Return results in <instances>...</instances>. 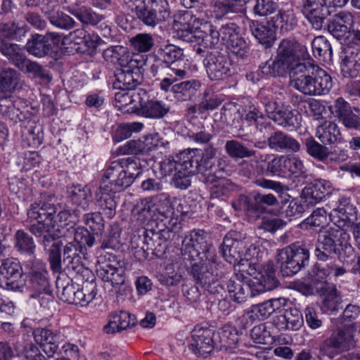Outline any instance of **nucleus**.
<instances>
[{"label": "nucleus", "mask_w": 360, "mask_h": 360, "mask_svg": "<svg viewBox=\"0 0 360 360\" xmlns=\"http://www.w3.org/2000/svg\"><path fill=\"white\" fill-rule=\"evenodd\" d=\"M57 212V207L42 196L33 203L27 210V215L30 221L27 230L37 239L39 244L47 255L50 269L53 273L60 272L61 247L60 236L51 231L50 221Z\"/></svg>", "instance_id": "1"}, {"label": "nucleus", "mask_w": 360, "mask_h": 360, "mask_svg": "<svg viewBox=\"0 0 360 360\" xmlns=\"http://www.w3.org/2000/svg\"><path fill=\"white\" fill-rule=\"evenodd\" d=\"M350 236L343 229L333 226L320 229L314 254L318 260L327 262L338 255L340 259L352 257L354 250L349 243Z\"/></svg>", "instance_id": "2"}, {"label": "nucleus", "mask_w": 360, "mask_h": 360, "mask_svg": "<svg viewBox=\"0 0 360 360\" xmlns=\"http://www.w3.org/2000/svg\"><path fill=\"white\" fill-rule=\"evenodd\" d=\"M176 229H165L155 231L153 229H141L137 235L131 238V245L136 249L135 255L139 259H146L149 255L160 257L167 248V242L172 240Z\"/></svg>", "instance_id": "3"}, {"label": "nucleus", "mask_w": 360, "mask_h": 360, "mask_svg": "<svg viewBox=\"0 0 360 360\" xmlns=\"http://www.w3.org/2000/svg\"><path fill=\"white\" fill-rule=\"evenodd\" d=\"M216 148L209 146L202 153L198 149H188L185 168L190 169L191 173L200 175L203 183L213 182L217 173L220 172L221 159L215 158Z\"/></svg>", "instance_id": "4"}, {"label": "nucleus", "mask_w": 360, "mask_h": 360, "mask_svg": "<svg viewBox=\"0 0 360 360\" xmlns=\"http://www.w3.org/2000/svg\"><path fill=\"white\" fill-rule=\"evenodd\" d=\"M186 266L195 283L210 294L222 295L225 292L224 285L218 279V264L214 257L188 262Z\"/></svg>", "instance_id": "5"}, {"label": "nucleus", "mask_w": 360, "mask_h": 360, "mask_svg": "<svg viewBox=\"0 0 360 360\" xmlns=\"http://www.w3.org/2000/svg\"><path fill=\"white\" fill-rule=\"evenodd\" d=\"M30 288V299L37 300L41 307H46L53 300L46 264L40 259L29 261L26 264Z\"/></svg>", "instance_id": "6"}, {"label": "nucleus", "mask_w": 360, "mask_h": 360, "mask_svg": "<svg viewBox=\"0 0 360 360\" xmlns=\"http://www.w3.org/2000/svg\"><path fill=\"white\" fill-rule=\"evenodd\" d=\"M136 18L145 25L154 27L166 21L170 16L169 5L166 0H125Z\"/></svg>", "instance_id": "7"}, {"label": "nucleus", "mask_w": 360, "mask_h": 360, "mask_svg": "<svg viewBox=\"0 0 360 360\" xmlns=\"http://www.w3.org/2000/svg\"><path fill=\"white\" fill-rule=\"evenodd\" d=\"M188 72L185 69L172 68L168 70L167 77H164L160 83L161 90L166 92L171 91L178 100L189 101L201 86V83L197 79L175 82L179 79L186 77Z\"/></svg>", "instance_id": "8"}, {"label": "nucleus", "mask_w": 360, "mask_h": 360, "mask_svg": "<svg viewBox=\"0 0 360 360\" xmlns=\"http://www.w3.org/2000/svg\"><path fill=\"white\" fill-rule=\"evenodd\" d=\"M277 260L283 276L299 272L309 262V248L305 244L293 243L278 251Z\"/></svg>", "instance_id": "9"}, {"label": "nucleus", "mask_w": 360, "mask_h": 360, "mask_svg": "<svg viewBox=\"0 0 360 360\" xmlns=\"http://www.w3.org/2000/svg\"><path fill=\"white\" fill-rule=\"evenodd\" d=\"M207 238L202 230H198L191 231L183 240L181 250L186 266L189 262L214 257L212 244L207 242Z\"/></svg>", "instance_id": "10"}, {"label": "nucleus", "mask_w": 360, "mask_h": 360, "mask_svg": "<svg viewBox=\"0 0 360 360\" xmlns=\"http://www.w3.org/2000/svg\"><path fill=\"white\" fill-rule=\"evenodd\" d=\"M96 273L103 281L110 283L116 289V293L123 295L127 290L124 269L116 257L107 254L98 261Z\"/></svg>", "instance_id": "11"}, {"label": "nucleus", "mask_w": 360, "mask_h": 360, "mask_svg": "<svg viewBox=\"0 0 360 360\" xmlns=\"http://www.w3.org/2000/svg\"><path fill=\"white\" fill-rule=\"evenodd\" d=\"M349 0H303L302 12L312 27L320 30L329 13L328 8L343 7Z\"/></svg>", "instance_id": "12"}, {"label": "nucleus", "mask_w": 360, "mask_h": 360, "mask_svg": "<svg viewBox=\"0 0 360 360\" xmlns=\"http://www.w3.org/2000/svg\"><path fill=\"white\" fill-rule=\"evenodd\" d=\"M22 274V268L16 259L8 258L3 260L0 266V287L22 292L25 288Z\"/></svg>", "instance_id": "13"}, {"label": "nucleus", "mask_w": 360, "mask_h": 360, "mask_svg": "<svg viewBox=\"0 0 360 360\" xmlns=\"http://www.w3.org/2000/svg\"><path fill=\"white\" fill-rule=\"evenodd\" d=\"M203 64L209 79L212 81L224 79L231 75V64L229 56L218 50L207 52Z\"/></svg>", "instance_id": "14"}, {"label": "nucleus", "mask_w": 360, "mask_h": 360, "mask_svg": "<svg viewBox=\"0 0 360 360\" xmlns=\"http://www.w3.org/2000/svg\"><path fill=\"white\" fill-rule=\"evenodd\" d=\"M356 347L354 331L349 329H339L334 331L330 338L321 345V351L330 357Z\"/></svg>", "instance_id": "15"}, {"label": "nucleus", "mask_w": 360, "mask_h": 360, "mask_svg": "<svg viewBox=\"0 0 360 360\" xmlns=\"http://www.w3.org/2000/svg\"><path fill=\"white\" fill-rule=\"evenodd\" d=\"M153 212H157V219L168 229H179L180 219L172 205L170 196L167 193H160L154 198Z\"/></svg>", "instance_id": "16"}, {"label": "nucleus", "mask_w": 360, "mask_h": 360, "mask_svg": "<svg viewBox=\"0 0 360 360\" xmlns=\"http://www.w3.org/2000/svg\"><path fill=\"white\" fill-rule=\"evenodd\" d=\"M214 347H217V342L212 330L202 327L193 330L189 348L195 355L205 357L212 352Z\"/></svg>", "instance_id": "17"}, {"label": "nucleus", "mask_w": 360, "mask_h": 360, "mask_svg": "<svg viewBox=\"0 0 360 360\" xmlns=\"http://www.w3.org/2000/svg\"><path fill=\"white\" fill-rule=\"evenodd\" d=\"M245 248V243L240 239V236L235 231L229 232L224 238L220 253L227 262L233 264L235 267L238 262L244 259L242 256Z\"/></svg>", "instance_id": "18"}, {"label": "nucleus", "mask_w": 360, "mask_h": 360, "mask_svg": "<svg viewBox=\"0 0 360 360\" xmlns=\"http://www.w3.org/2000/svg\"><path fill=\"white\" fill-rule=\"evenodd\" d=\"M313 70L311 61L297 63L290 70V86L304 95L309 96L310 70Z\"/></svg>", "instance_id": "19"}, {"label": "nucleus", "mask_w": 360, "mask_h": 360, "mask_svg": "<svg viewBox=\"0 0 360 360\" xmlns=\"http://www.w3.org/2000/svg\"><path fill=\"white\" fill-rule=\"evenodd\" d=\"M103 181L115 192H120L129 187L132 183L118 161H114L106 169Z\"/></svg>", "instance_id": "20"}, {"label": "nucleus", "mask_w": 360, "mask_h": 360, "mask_svg": "<svg viewBox=\"0 0 360 360\" xmlns=\"http://www.w3.org/2000/svg\"><path fill=\"white\" fill-rule=\"evenodd\" d=\"M114 76L115 81L113 82V86L117 89L134 90L143 82L142 71L136 69L134 70L124 65L122 68H117Z\"/></svg>", "instance_id": "21"}, {"label": "nucleus", "mask_w": 360, "mask_h": 360, "mask_svg": "<svg viewBox=\"0 0 360 360\" xmlns=\"http://www.w3.org/2000/svg\"><path fill=\"white\" fill-rule=\"evenodd\" d=\"M310 85L309 96L327 94L333 86L332 77L324 70L313 63V70H310Z\"/></svg>", "instance_id": "22"}, {"label": "nucleus", "mask_w": 360, "mask_h": 360, "mask_svg": "<svg viewBox=\"0 0 360 360\" xmlns=\"http://www.w3.org/2000/svg\"><path fill=\"white\" fill-rule=\"evenodd\" d=\"M59 37V34L54 32L48 33L45 36L36 34L27 41L25 49L30 54L41 58L52 52V46L49 40H58Z\"/></svg>", "instance_id": "23"}, {"label": "nucleus", "mask_w": 360, "mask_h": 360, "mask_svg": "<svg viewBox=\"0 0 360 360\" xmlns=\"http://www.w3.org/2000/svg\"><path fill=\"white\" fill-rule=\"evenodd\" d=\"M341 70L345 77H356L360 69V45L344 44Z\"/></svg>", "instance_id": "24"}, {"label": "nucleus", "mask_w": 360, "mask_h": 360, "mask_svg": "<svg viewBox=\"0 0 360 360\" xmlns=\"http://www.w3.org/2000/svg\"><path fill=\"white\" fill-rule=\"evenodd\" d=\"M236 276V279L231 278L227 283L228 291L234 302L243 303L245 302L249 294L250 297H255L261 293L254 290L255 287L253 285H256L254 281H248L247 283H244L238 274Z\"/></svg>", "instance_id": "25"}, {"label": "nucleus", "mask_w": 360, "mask_h": 360, "mask_svg": "<svg viewBox=\"0 0 360 360\" xmlns=\"http://www.w3.org/2000/svg\"><path fill=\"white\" fill-rule=\"evenodd\" d=\"M330 269L328 265L327 267H321L315 265L312 269L311 283L316 285L321 284L320 287H316V290L321 295L325 296L324 302H327L328 300H333L338 297V291L335 286L330 285L329 283L324 280L330 276Z\"/></svg>", "instance_id": "26"}, {"label": "nucleus", "mask_w": 360, "mask_h": 360, "mask_svg": "<svg viewBox=\"0 0 360 360\" xmlns=\"http://www.w3.org/2000/svg\"><path fill=\"white\" fill-rule=\"evenodd\" d=\"M331 184L323 179H316L308 184L302 191L301 197L307 205L320 202L330 193Z\"/></svg>", "instance_id": "27"}, {"label": "nucleus", "mask_w": 360, "mask_h": 360, "mask_svg": "<svg viewBox=\"0 0 360 360\" xmlns=\"http://www.w3.org/2000/svg\"><path fill=\"white\" fill-rule=\"evenodd\" d=\"M169 106L160 101H148L143 104L135 105L126 111L128 113H136L146 117L160 119L169 111Z\"/></svg>", "instance_id": "28"}, {"label": "nucleus", "mask_w": 360, "mask_h": 360, "mask_svg": "<svg viewBox=\"0 0 360 360\" xmlns=\"http://www.w3.org/2000/svg\"><path fill=\"white\" fill-rule=\"evenodd\" d=\"M266 143L271 150L276 152H297L300 149V144L295 139L281 131L271 133L266 140Z\"/></svg>", "instance_id": "29"}, {"label": "nucleus", "mask_w": 360, "mask_h": 360, "mask_svg": "<svg viewBox=\"0 0 360 360\" xmlns=\"http://www.w3.org/2000/svg\"><path fill=\"white\" fill-rule=\"evenodd\" d=\"M115 191L109 188L105 181H103L99 190L96 193V205L104 214L108 218H112L115 214L117 203L115 200Z\"/></svg>", "instance_id": "30"}, {"label": "nucleus", "mask_w": 360, "mask_h": 360, "mask_svg": "<svg viewBox=\"0 0 360 360\" xmlns=\"http://www.w3.org/2000/svg\"><path fill=\"white\" fill-rule=\"evenodd\" d=\"M81 217L82 213H80L79 209H75L72 212L68 210H60L56 215L53 214L50 221V225H52L51 231H55L59 236L60 229L67 227L68 230L72 229L73 231Z\"/></svg>", "instance_id": "31"}, {"label": "nucleus", "mask_w": 360, "mask_h": 360, "mask_svg": "<svg viewBox=\"0 0 360 360\" xmlns=\"http://www.w3.org/2000/svg\"><path fill=\"white\" fill-rule=\"evenodd\" d=\"M258 278L254 281L256 285L254 289L261 293L266 291L271 290L277 287L278 281L275 276V269L272 262H267L266 264L259 266Z\"/></svg>", "instance_id": "32"}, {"label": "nucleus", "mask_w": 360, "mask_h": 360, "mask_svg": "<svg viewBox=\"0 0 360 360\" xmlns=\"http://www.w3.org/2000/svg\"><path fill=\"white\" fill-rule=\"evenodd\" d=\"M258 278L254 281L256 285L254 289L261 293L266 291L271 290L277 287L278 281L275 276V269L272 262H267L266 264L259 266Z\"/></svg>", "instance_id": "33"}, {"label": "nucleus", "mask_w": 360, "mask_h": 360, "mask_svg": "<svg viewBox=\"0 0 360 360\" xmlns=\"http://www.w3.org/2000/svg\"><path fill=\"white\" fill-rule=\"evenodd\" d=\"M258 278L254 281L256 285L254 289L261 293L266 291L271 290L277 287L278 281L275 276V269L272 262H267L266 264L259 266Z\"/></svg>", "instance_id": "34"}, {"label": "nucleus", "mask_w": 360, "mask_h": 360, "mask_svg": "<svg viewBox=\"0 0 360 360\" xmlns=\"http://www.w3.org/2000/svg\"><path fill=\"white\" fill-rule=\"evenodd\" d=\"M214 337L217 342V347L230 352H235L233 350L237 348L240 340L238 330L230 325L224 326L214 333Z\"/></svg>", "instance_id": "35"}, {"label": "nucleus", "mask_w": 360, "mask_h": 360, "mask_svg": "<svg viewBox=\"0 0 360 360\" xmlns=\"http://www.w3.org/2000/svg\"><path fill=\"white\" fill-rule=\"evenodd\" d=\"M157 63L160 62L165 64V73L168 72L169 69L176 68V62L183 60L184 54V50L174 44H166L160 47L157 51Z\"/></svg>", "instance_id": "36"}, {"label": "nucleus", "mask_w": 360, "mask_h": 360, "mask_svg": "<svg viewBox=\"0 0 360 360\" xmlns=\"http://www.w3.org/2000/svg\"><path fill=\"white\" fill-rule=\"evenodd\" d=\"M33 336L47 356H53L58 348L57 334L48 328H38L34 330Z\"/></svg>", "instance_id": "37"}, {"label": "nucleus", "mask_w": 360, "mask_h": 360, "mask_svg": "<svg viewBox=\"0 0 360 360\" xmlns=\"http://www.w3.org/2000/svg\"><path fill=\"white\" fill-rule=\"evenodd\" d=\"M158 134L153 136H148L143 140H131L128 141L123 147L124 153L143 154L152 150L159 145L163 146V142H160Z\"/></svg>", "instance_id": "38"}, {"label": "nucleus", "mask_w": 360, "mask_h": 360, "mask_svg": "<svg viewBox=\"0 0 360 360\" xmlns=\"http://www.w3.org/2000/svg\"><path fill=\"white\" fill-rule=\"evenodd\" d=\"M250 29L259 43L265 48L272 46L276 39V32L274 25L269 22L261 23L257 21H252L250 24Z\"/></svg>", "instance_id": "39"}, {"label": "nucleus", "mask_w": 360, "mask_h": 360, "mask_svg": "<svg viewBox=\"0 0 360 360\" xmlns=\"http://www.w3.org/2000/svg\"><path fill=\"white\" fill-rule=\"evenodd\" d=\"M68 198L76 206L75 209H79L80 213L89 210L92 200L91 190L87 186L81 185L72 186L68 188Z\"/></svg>", "instance_id": "40"}, {"label": "nucleus", "mask_w": 360, "mask_h": 360, "mask_svg": "<svg viewBox=\"0 0 360 360\" xmlns=\"http://www.w3.org/2000/svg\"><path fill=\"white\" fill-rule=\"evenodd\" d=\"M196 18L190 11H178L173 15V27L179 32V37L186 41L188 34H194L193 25Z\"/></svg>", "instance_id": "41"}, {"label": "nucleus", "mask_w": 360, "mask_h": 360, "mask_svg": "<svg viewBox=\"0 0 360 360\" xmlns=\"http://www.w3.org/2000/svg\"><path fill=\"white\" fill-rule=\"evenodd\" d=\"M42 12L51 25L60 29L70 30L75 25L73 18L60 11L59 8L46 5L42 8Z\"/></svg>", "instance_id": "42"}, {"label": "nucleus", "mask_w": 360, "mask_h": 360, "mask_svg": "<svg viewBox=\"0 0 360 360\" xmlns=\"http://www.w3.org/2000/svg\"><path fill=\"white\" fill-rule=\"evenodd\" d=\"M316 136L323 145L333 144L342 139V134L337 124L325 121L316 127Z\"/></svg>", "instance_id": "43"}, {"label": "nucleus", "mask_w": 360, "mask_h": 360, "mask_svg": "<svg viewBox=\"0 0 360 360\" xmlns=\"http://www.w3.org/2000/svg\"><path fill=\"white\" fill-rule=\"evenodd\" d=\"M96 294V283L94 281H86L82 289L77 287L70 304L86 307L94 300Z\"/></svg>", "instance_id": "44"}, {"label": "nucleus", "mask_w": 360, "mask_h": 360, "mask_svg": "<svg viewBox=\"0 0 360 360\" xmlns=\"http://www.w3.org/2000/svg\"><path fill=\"white\" fill-rule=\"evenodd\" d=\"M19 74L15 70L7 68L0 72V99L6 98L18 84Z\"/></svg>", "instance_id": "45"}, {"label": "nucleus", "mask_w": 360, "mask_h": 360, "mask_svg": "<svg viewBox=\"0 0 360 360\" xmlns=\"http://www.w3.org/2000/svg\"><path fill=\"white\" fill-rule=\"evenodd\" d=\"M115 94V107L120 110H126L135 105H139L141 101L140 94L134 90L119 89Z\"/></svg>", "instance_id": "46"}, {"label": "nucleus", "mask_w": 360, "mask_h": 360, "mask_svg": "<svg viewBox=\"0 0 360 360\" xmlns=\"http://www.w3.org/2000/svg\"><path fill=\"white\" fill-rule=\"evenodd\" d=\"M292 66L276 56L274 60H269L261 65L260 69L263 74L275 77L284 75Z\"/></svg>", "instance_id": "47"}, {"label": "nucleus", "mask_w": 360, "mask_h": 360, "mask_svg": "<svg viewBox=\"0 0 360 360\" xmlns=\"http://www.w3.org/2000/svg\"><path fill=\"white\" fill-rule=\"evenodd\" d=\"M273 314L268 301L252 305L245 311L243 317L248 322L253 323L256 321H264Z\"/></svg>", "instance_id": "48"}, {"label": "nucleus", "mask_w": 360, "mask_h": 360, "mask_svg": "<svg viewBox=\"0 0 360 360\" xmlns=\"http://www.w3.org/2000/svg\"><path fill=\"white\" fill-rule=\"evenodd\" d=\"M187 41L193 42L195 41L198 44L200 42L205 44V46H212L217 44L221 41V34L219 30H217L210 26L208 34H205L201 30H194V34H188V38L185 39Z\"/></svg>", "instance_id": "49"}, {"label": "nucleus", "mask_w": 360, "mask_h": 360, "mask_svg": "<svg viewBox=\"0 0 360 360\" xmlns=\"http://www.w3.org/2000/svg\"><path fill=\"white\" fill-rule=\"evenodd\" d=\"M273 25L275 28L280 29L283 32H288L295 29L297 26V18L292 10L281 11L272 18Z\"/></svg>", "instance_id": "50"}, {"label": "nucleus", "mask_w": 360, "mask_h": 360, "mask_svg": "<svg viewBox=\"0 0 360 360\" xmlns=\"http://www.w3.org/2000/svg\"><path fill=\"white\" fill-rule=\"evenodd\" d=\"M251 251V248H249L245 251L244 254V259L241 262H238V264H237L234 269L236 271L238 272L239 277L241 278H247V276H250L252 277V279L250 281H255L256 279H259L258 278L259 268V265H257L252 262H250V252Z\"/></svg>", "instance_id": "51"}, {"label": "nucleus", "mask_w": 360, "mask_h": 360, "mask_svg": "<svg viewBox=\"0 0 360 360\" xmlns=\"http://www.w3.org/2000/svg\"><path fill=\"white\" fill-rule=\"evenodd\" d=\"M186 155L180 156V165L179 170L174 174L172 179V184L178 189L186 190L191 184L190 176L194 175V173H191L190 169L185 168L186 158Z\"/></svg>", "instance_id": "52"}, {"label": "nucleus", "mask_w": 360, "mask_h": 360, "mask_svg": "<svg viewBox=\"0 0 360 360\" xmlns=\"http://www.w3.org/2000/svg\"><path fill=\"white\" fill-rule=\"evenodd\" d=\"M128 53L127 48L122 46H113L105 49L103 56L105 61L122 68L128 63L127 61Z\"/></svg>", "instance_id": "53"}, {"label": "nucleus", "mask_w": 360, "mask_h": 360, "mask_svg": "<svg viewBox=\"0 0 360 360\" xmlns=\"http://www.w3.org/2000/svg\"><path fill=\"white\" fill-rule=\"evenodd\" d=\"M1 53L18 68L27 58L23 49L20 45L8 41L1 48Z\"/></svg>", "instance_id": "54"}, {"label": "nucleus", "mask_w": 360, "mask_h": 360, "mask_svg": "<svg viewBox=\"0 0 360 360\" xmlns=\"http://www.w3.org/2000/svg\"><path fill=\"white\" fill-rule=\"evenodd\" d=\"M58 297L63 302L71 303L77 286H75L72 281L66 276H58L56 282Z\"/></svg>", "instance_id": "55"}, {"label": "nucleus", "mask_w": 360, "mask_h": 360, "mask_svg": "<svg viewBox=\"0 0 360 360\" xmlns=\"http://www.w3.org/2000/svg\"><path fill=\"white\" fill-rule=\"evenodd\" d=\"M311 49L315 58L323 61L331 60L333 53L331 45L323 36L316 37L313 39Z\"/></svg>", "instance_id": "56"}, {"label": "nucleus", "mask_w": 360, "mask_h": 360, "mask_svg": "<svg viewBox=\"0 0 360 360\" xmlns=\"http://www.w3.org/2000/svg\"><path fill=\"white\" fill-rule=\"evenodd\" d=\"M225 150L229 157L233 159L248 158L254 156L255 150L248 148L237 140H229L226 142Z\"/></svg>", "instance_id": "57"}, {"label": "nucleus", "mask_w": 360, "mask_h": 360, "mask_svg": "<svg viewBox=\"0 0 360 360\" xmlns=\"http://www.w3.org/2000/svg\"><path fill=\"white\" fill-rule=\"evenodd\" d=\"M272 120L284 128H295L298 124L297 117L288 106L283 104L272 116Z\"/></svg>", "instance_id": "58"}, {"label": "nucleus", "mask_w": 360, "mask_h": 360, "mask_svg": "<svg viewBox=\"0 0 360 360\" xmlns=\"http://www.w3.org/2000/svg\"><path fill=\"white\" fill-rule=\"evenodd\" d=\"M72 231L74 232V243H76L79 248V252L84 256L86 253L85 247L91 248L95 243L94 234H91L87 229L82 226H79Z\"/></svg>", "instance_id": "59"}, {"label": "nucleus", "mask_w": 360, "mask_h": 360, "mask_svg": "<svg viewBox=\"0 0 360 360\" xmlns=\"http://www.w3.org/2000/svg\"><path fill=\"white\" fill-rule=\"evenodd\" d=\"M15 246L18 251L28 255H34L36 245L33 238L23 230H18L15 234Z\"/></svg>", "instance_id": "60"}, {"label": "nucleus", "mask_w": 360, "mask_h": 360, "mask_svg": "<svg viewBox=\"0 0 360 360\" xmlns=\"http://www.w3.org/2000/svg\"><path fill=\"white\" fill-rule=\"evenodd\" d=\"M338 217L350 227L356 220V208L349 203V199L342 198L339 206L335 209Z\"/></svg>", "instance_id": "61"}, {"label": "nucleus", "mask_w": 360, "mask_h": 360, "mask_svg": "<svg viewBox=\"0 0 360 360\" xmlns=\"http://www.w3.org/2000/svg\"><path fill=\"white\" fill-rule=\"evenodd\" d=\"M21 71L31 74L33 77L41 79L51 81L52 77L49 75V71L44 69L41 65L37 62L31 61L27 58L25 59L23 63L18 68Z\"/></svg>", "instance_id": "62"}, {"label": "nucleus", "mask_w": 360, "mask_h": 360, "mask_svg": "<svg viewBox=\"0 0 360 360\" xmlns=\"http://www.w3.org/2000/svg\"><path fill=\"white\" fill-rule=\"evenodd\" d=\"M243 119L248 122H253L262 133L271 127V123L266 122L264 114L255 107H250L249 110L243 116Z\"/></svg>", "instance_id": "63"}, {"label": "nucleus", "mask_w": 360, "mask_h": 360, "mask_svg": "<svg viewBox=\"0 0 360 360\" xmlns=\"http://www.w3.org/2000/svg\"><path fill=\"white\" fill-rule=\"evenodd\" d=\"M281 319L285 322V329L297 330L303 323L302 314L297 308H289L285 311Z\"/></svg>", "instance_id": "64"}]
</instances>
